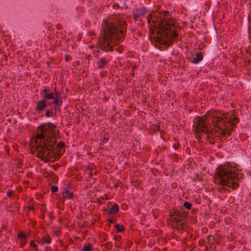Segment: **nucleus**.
Returning a JSON list of instances; mask_svg holds the SVG:
<instances>
[{
	"mask_svg": "<svg viewBox=\"0 0 251 251\" xmlns=\"http://www.w3.org/2000/svg\"><path fill=\"white\" fill-rule=\"evenodd\" d=\"M14 191L12 190H8L7 192V196L9 197H11L14 195Z\"/></svg>",
	"mask_w": 251,
	"mask_h": 251,
	"instance_id": "nucleus-39",
	"label": "nucleus"
},
{
	"mask_svg": "<svg viewBox=\"0 0 251 251\" xmlns=\"http://www.w3.org/2000/svg\"><path fill=\"white\" fill-rule=\"evenodd\" d=\"M155 16H158V13L156 14H154L153 15L151 13H150L148 15L147 17V21L149 24H152V21L154 20V19H155L154 18V17Z\"/></svg>",
	"mask_w": 251,
	"mask_h": 251,
	"instance_id": "nucleus-21",
	"label": "nucleus"
},
{
	"mask_svg": "<svg viewBox=\"0 0 251 251\" xmlns=\"http://www.w3.org/2000/svg\"><path fill=\"white\" fill-rule=\"evenodd\" d=\"M220 130H221V132L219 133L221 136L226 137L227 135V131L226 129H222L220 127H217Z\"/></svg>",
	"mask_w": 251,
	"mask_h": 251,
	"instance_id": "nucleus-31",
	"label": "nucleus"
},
{
	"mask_svg": "<svg viewBox=\"0 0 251 251\" xmlns=\"http://www.w3.org/2000/svg\"><path fill=\"white\" fill-rule=\"evenodd\" d=\"M115 50L119 53H122V52H123V51L124 50V47L123 46H120L118 47V48H116L115 49Z\"/></svg>",
	"mask_w": 251,
	"mask_h": 251,
	"instance_id": "nucleus-36",
	"label": "nucleus"
},
{
	"mask_svg": "<svg viewBox=\"0 0 251 251\" xmlns=\"http://www.w3.org/2000/svg\"><path fill=\"white\" fill-rule=\"evenodd\" d=\"M173 212L170 214L171 222L175 224L185 222L186 223L189 216V212L185 210L182 207L180 209H173Z\"/></svg>",
	"mask_w": 251,
	"mask_h": 251,
	"instance_id": "nucleus-9",
	"label": "nucleus"
},
{
	"mask_svg": "<svg viewBox=\"0 0 251 251\" xmlns=\"http://www.w3.org/2000/svg\"><path fill=\"white\" fill-rule=\"evenodd\" d=\"M27 209L29 211H30V210L34 211L35 210L34 207L33 206H27Z\"/></svg>",
	"mask_w": 251,
	"mask_h": 251,
	"instance_id": "nucleus-52",
	"label": "nucleus"
},
{
	"mask_svg": "<svg viewBox=\"0 0 251 251\" xmlns=\"http://www.w3.org/2000/svg\"><path fill=\"white\" fill-rule=\"evenodd\" d=\"M50 174H51V172H48L47 169H44L43 170V175H44L45 177H49Z\"/></svg>",
	"mask_w": 251,
	"mask_h": 251,
	"instance_id": "nucleus-34",
	"label": "nucleus"
},
{
	"mask_svg": "<svg viewBox=\"0 0 251 251\" xmlns=\"http://www.w3.org/2000/svg\"><path fill=\"white\" fill-rule=\"evenodd\" d=\"M183 207H185L187 210H190L192 208V205L189 202L186 201L184 202Z\"/></svg>",
	"mask_w": 251,
	"mask_h": 251,
	"instance_id": "nucleus-29",
	"label": "nucleus"
},
{
	"mask_svg": "<svg viewBox=\"0 0 251 251\" xmlns=\"http://www.w3.org/2000/svg\"><path fill=\"white\" fill-rule=\"evenodd\" d=\"M58 188L56 186H52L51 187L50 190L52 193H55L58 191Z\"/></svg>",
	"mask_w": 251,
	"mask_h": 251,
	"instance_id": "nucleus-38",
	"label": "nucleus"
},
{
	"mask_svg": "<svg viewBox=\"0 0 251 251\" xmlns=\"http://www.w3.org/2000/svg\"><path fill=\"white\" fill-rule=\"evenodd\" d=\"M53 109H54V105H53L51 107H50L49 109H47L45 112V116L47 117H49L53 115L55 116L56 115V112H53Z\"/></svg>",
	"mask_w": 251,
	"mask_h": 251,
	"instance_id": "nucleus-19",
	"label": "nucleus"
},
{
	"mask_svg": "<svg viewBox=\"0 0 251 251\" xmlns=\"http://www.w3.org/2000/svg\"><path fill=\"white\" fill-rule=\"evenodd\" d=\"M109 140V135L107 133H105L103 135V137H102V139L101 140V141L103 142V143H106Z\"/></svg>",
	"mask_w": 251,
	"mask_h": 251,
	"instance_id": "nucleus-32",
	"label": "nucleus"
},
{
	"mask_svg": "<svg viewBox=\"0 0 251 251\" xmlns=\"http://www.w3.org/2000/svg\"><path fill=\"white\" fill-rule=\"evenodd\" d=\"M205 245V240L201 239L199 241V245L200 246H203Z\"/></svg>",
	"mask_w": 251,
	"mask_h": 251,
	"instance_id": "nucleus-44",
	"label": "nucleus"
},
{
	"mask_svg": "<svg viewBox=\"0 0 251 251\" xmlns=\"http://www.w3.org/2000/svg\"><path fill=\"white\" fill-rule=\"evenodd\" d=\"M115 229L117 230V231L118 232H121L125 231V227L122 226L120 225L119 224H116L114 226Z\"/></svg>",
	"mask_w": 251,
	"mask_h": 251,
	"instance_id": "nucleus-24",
	"label": "nucleus"
},
{
	"mask_svg": "<svg viewBox=\"0 0 251 251\" xmlns=\"http://www.w3.org/2000/svg\"><path fill=\"white\" fill-rule=\"evenodd\" d=\"M102 210L103 211H107L108 212V209L106 207H105V206H104L103 207Z\"/></svg>",
	"mask_w": 251,
	"mask_h": 251,
	"instance_id": "nucleus-63",
	"label": "nucleus"
},
{
	"mask_svg": "<svg viewBox=\"0 0 251 251\" xmlns=\"http://www.w3.org/2000/svg\"><path fill=\"white\" fill-rule=\"evenodd\" d=\"M231 115H232L231 117H237V116L238 115V112H237V110L235 109L233 110L232 112Z\"/></svg>",
	"mask_w": 251,
	"mask_h": 251,
	"instance_id": "nucleus-47",
	"label": "nucleus"
},
{
	"mask_svg": "<svg viewBox=\"0 0 251 251\" xmlns=\"http://www.w3.org/2000/svg\"><path fill=\"white\" fill-rule=\"evenodd\" d=\"M150 29L149 30V33L152 35H155V33L157 34V29L154 27L153 24L152 23V24H150Z\"/></svg>",
	"mask_w": 251,
	"mask_h": 251,
	"instance_id": "nucleus-25",
	"label": "nucleus"
},
{
	"mask_svg": "<svg viewBox=\"0 0 251 251\" xmlns=\"http://www.w3.org/2000/svg\"><path fill=\"white\" fill-rule=\"evenodd\" d=\"M111 204L112 203L111 202H108V203L107 204L106 207L108 209V210L110 209V205H111Z\"/></svg>",
	"mask_w": 251,
	"mask_h": 251,
	"instance_id": "nucleus-58",
	"label": "nucleus"
},
{
	"mask_svg": "<svg viewBox=\"0 0 251 251\" xmlns=\"http://www.w3.org/2000/svg\"><path fill=\"white\" fill-rule=\"evenodd\" d=\"M30 245L32 248H35L37 247V245L35 244L34 241L31 240L30 241Z\"/></svg>",
	"mask_w": 251,
	"mask_h": 251,
	"instance_id": "nucleus-49",
	"label": "nucleus"
},
{
	"mask_svg": "<svg viewBox=\"0 0 251 251\" xmlns=\"http://www.w3.org/2000/svg\"><path fill=\"white\" fill-rule=\"evenodd\" d=\"M12 207H14L15 210H18L20 208V205L18 202L14 203Z\"/></svg>",
	"mask_w": 251,
	"mask_h": 251,
	"instance_id": "nucleus-40",
	"label": "nucleus"
},
{
	"mask_svg": "<svg viewBox=\"0 0 251 251\" xmlns=\"http://www.w3.org/2000/svg\"><path fill=\"white\" fill-rule=\"evenodd\" d=\"M229 120L230 121V126H236V125L239 122V119L238 117H229Z\"/></svg>",
	"mask_w": 251,
	"mask_h": 251,
	"instance_id": "nucleus-20",
	"label": "nucleus"
},
{
	"mask_svg": "<svg viewBox=\"0 0 251 251\" xmlns=\"http://www.w3.org/2000/svg\"><path fill=\"white\" fill-rule=\"evenodd\" d=\"M230 115L228 112H222V115L220 118L222 120L217 122V124L215 127H220L222 129H226L227 131V136L231 135L232 131L236 126H230V120H229L228 116Z\"/></svg>",
	"mask_w": 251,
	"mask_h": 251,
	"instance_id": "nucleus-8",
	"label": "nucleus"
},
{
	"mask_svg": "<svg viewBox=\"0 0 251 251\" xmlns=\"http://www.w3.org/2000/svg\"><path fill=\"white\" fill-rule=\"evenodd\" d=\"M236 168L232 166L230 162H226L224 164L219 165L214 174L215 181L219 180L220 185L219 191L221 190L229 192L230 190H236L239 187L236 180L241 182L244 178L243 174L236 173Z\"/></svg>",
	"mask_w": 251,
	"mask_h": 251,
	"instance_id": "nucleus-3",
	"label": "nucleus"
},
{
	"mask_svg": "<svg viewBox=\"0 0 251 251\" xmlns=\"http://www.w3.org/2000/svg\"><path fill=\"white\" fill-rule=\"evenodd\" d=\"M134 11L135 14L138 15L140 18L144 16L148 12V10L145 6H142L140 9L137 8Z\"/></svg>",
	"mask_w": 251,
	"mask_h": 251,
	"instance_id": "nucleus-15",
	"label": "nucleus"
},
{
	"mask_svg": "<svg viewBox=\"0 0 251 251\" xmlns=\"http://www.w3.org/2000/svg\"><path fill=\"white\" fill-rule=\"evenodd\" d=\"M50 180L52 181V182H54L56 183L58 180V176L53 172H51V174L50 176Z\"/></svg>",
	"mask_w": 251,
	"mask_h": 251,
	"instance_id": "nucleus-23",
	"label": "nucleus"
},
{
	"mask_svg": "<svg viewBox=\"0 0 251 251\" xmlns=\"http://www.w3.org/2000/svg\"><path fill=\"white\" fill-rule=\"evenodd\" d=\"M154 18L152 23L154 27L157 29V36L153 38L155 42L160 45L156 44L154 47L161 50H167L178 38V27L173 22V17L168 10L160 11L158 16H155Z\"/></svg>",
	"mask_w": 251,
	"mask_h": 251,
	"instance_id": "nucleus-1",
	"label": "nucleus"
},
{
	"mask_svg": "<svg viewBox=\"0 0 251 251\" xmlns=\"http://www.w3.org/2000/svg\"><path fill=\"white\" fill-rule=\"evenodd\" d=\"M43 99L40 100L35 102L34 110L38 113L44 111L48 106L54 105V109L55 110H60L61 107L63 104V100L61 96V93L57 91L56 88L53 89L52 92H50V89L47 87L42 90L40 93Z\"/></svg>",
	"mask_w": 251,
	"mask_h": 251,
	"instance_id": "nucleus-4",
	"label": "nucleus"
},
{
	"mask_svg": "<svg viewBox=\"0 0 251 251\" xmlns=\"http://www.w3.org/2000/svg\"><path fill=\"white\" fill-rule=\"evenodd\" d=\"M18 238L26 241L27 237L23 232H21L18 234Z\"/></svg>",
	"mask_w": 251,
	"mask_h": 251,
	"instance_id": "nucleus-30",
	"label": "nucleus"
},
{
	"mask_svg": "<svg viewBox=\"0 0 251 251\" xmlns=\"http://www.w3.org/2000/svg\"><path fill=\"white\" fill-rule=\"evenodd\" d=\"M46 206V205L45 204H42L41 205V207L40 210L43 213H44L47 210Z\"/></svg>",
	"mask_w": 251,
	"mask_h": 251,
	"instance_id": "nucleus-41",
	"label": "nucleus"
},
{
	"mask_svg": "<svg viewBox=\"0 0 251 251\" xmlns=\"http://www.w3.org/2000/svg\"><path fill=\"white\" fill-rule=\"evenodd\" d=\"M105 248L107 249H111L112 247V243L111 242H107L105 244Z\"/></svg>",
	"mask_w": 251,
	"mask_h": 251,
	"instance_id": "nucleus-35",
	"label": "nucleus"
},
{
	"mask_svg": "<svg viewBox=\"0 0 251 251\" xmlns=\"http://www.w3.org/2000/svg\"><path fill=\"white\" fill-rule=\"evenodd\" d=\"M187 247L190 248V249H192V250H193L195 248V245H193V244H192L190 246L188 245Z\"/></svg>",
	"mask_w": 251,
	"mask_h": 251,
	"instance_id": "nucleus-57",
	"label": "nucleus"
},
{
	"mask_svg": "<svg viewBox=\"0 0 251 251\" xmlns=\"http://www.w3.org/2000/svg\"><path fill=\"white\" fill-rule=\"evenodd\" d=\"M248 19H250L251 20V12L249 14Z\"/></svg>",
	"mask_w": 251,
	"mask_h": 251,
	"instance_id": "nucleus-64",
	"label": "nucleus"
},
{
	"mask_svg": "<svg viewBox=\"0 0 251 251\" xmlns=\"http://www.w3.org/2000/svg\"><path fill=\"white\" fill-rule=\"evenodd\" d=\"M56 28L58 30H60L62 28V25L60 24H58L56 25Z\"/></svg>",
	"mask_w": 251,
	"mask_h": 251,
	"instance_id": "nucleus-54",
	"label": "nucleus"
},
{
	"mask_svg": "<svg viewBox=\"0 0 251 251\" xmlns=\"http://www.w3.org/2000/svg\"><path fill=\"white\" fill-rule=\"evenodd\" d=\"M205 134H207V138H215V140L217 139V136L209 133L208 129H206Z\"/></svg>",
	"mask_w": 251,
	"mask_h": 251,
	"instance_id": "nucleus-28",
	"label": "nucleus"
},
{
	"mask_svg": "<svg viewBox=\"0 0 251 251\" xmlns=\"http://www.w3.org/2000/svg\"><path fill=\"white\" fill-rule=\"evenodd\" d=\"M109 61L105 58H100L96 62V66L98 69L104 68L108 64Z\"/></svg>",
	"mask_w": 251,
	"mask_h": 251,
	"instance_id": "nucleus-12",
	"label": "nucleus"
},
{
	"mask_svg": "<svg viewBox=\"0 0 251 251\" xmlns=\"http://www.w3.org/2000/svg\"><path fill=\"white\" fill-rule=\"evenodd\" d=\"M41 245L44 244H50L51 242V238L50 237L48 234L46 236H43L40 240Z\"/></svg>",
	"mask_w": 251,
	"mask_h": 251,
	"instance_id": "nucleus-18",
	"label": "nucleus"
},
{
	"mask_svg": "<svg viewBox=\"0 0 251 251\" xmlns=\"http://www.w3.org/2000/svg\"><path fill=\"white\" fill-rule=\"evenodd\" d=\"M54 146L55 145H52L51 147H49V150L46 152L41 155H37V157L40 158L45 162H54L59 160L65 151H62V150L55 148Z\"/></svg>",
	"mask_w": 251,
	"mask_h": 251,
	"instance_id": "nucleus-7",
	"label": "nucleus"
},
{
	"mask_svg": "<svg viewBox=\"0 0 251 251\" xmlns=\"http://www.w3.org/2000/svg\"><path fill=\"white\" fill-rule=\"evenodd\" d=\"M133 19L135 21H138V19L140 18L138 15H136L135 14V11L133 10Z\"/></svg>",
	"mask_w": 251,
	"mask_h": 251,
	"instance_id": "nucleus-43",
	"label": "nucleus"
},
{
	"mask_svg": "<svg viewBox=\"0 0 251 251\" xmlns=\"http://www.w3.org/2000/svg\"><path fill=\"white\" fill-rule=\"evenodd\" d=\"M109 100V97H107L106 95H104L102 99L103 101L106 102Z\"/></svg>",
	"mask_w": 251,
	"mask_h": 251,
	"instance_id": "nucleus-53",
	"label": "nucleus"
},
{
	"mask_svg": "<svg viewBox=\"0 0 251 251\" xmlns=\"http://www.w3.org/2000/svg\"><path fill=\"white\" fill-rule=\"evenodd\" d=\"M196 138L197 140H200L201 138V135H199V133H198V134L196 135Z\"/></svg>",
	"mask_w": 251,
	"mask_h": 251,
	"instance_id": "nucleus-60",
	"label": "nucleus"
},
{
	"mask_svg": "<svg viewBox=\"0 0 251 251\" xmlns=\"http://www.w3.org/2000/svg\"><path fill=\"white\" fill-rule=\"evenodd\" d=\"M27 243V241H22L21 243V247H23Z\"/></svg>",
	"mask_w": 251,
	"mask_h": 251,
	"instance_id": "nucleus-56",
	"label": "nucleus"
},
{
	"mask_svg": "<svg viewBox=\"0 0 251 251\" xmlns=\"http://www.w3.org/2000/svg\"><path fill=\"white\" fill-rule=\"evenodd\" d=\"M210 143H214L215 142V138H208Z\"/></svg>",
	"mask_w": 251,
	"mask_h": 251,
	"instance_id": "nucleus-55",
	"label": "nucleus"
},
{
	"mask_svg": "<svg viewBox=\"0 0 251 251\" xmlns=\"http://www.w3.org/2000/svg\"><path fill=\"white\" fill-rule=\"evenodd\" d=\"M136 29H135V28H132L131 29V32L133 34H135L136 33Z\"/></svg>",
	"mask_w": 251,
	"mask_h": 251,
	"instance_id": "nucleus-59",
	"label": "nucleus"
},
{
	"mask_svg": "<svg viewBox=\"0 0 251 251\" xmlns=\"http://www.w3.org/2000/svg\"><path fill=\"white\" fill-rule=\"evenodd\" d=\"M37 130L40 132L45 133L47 137L50 140H56L60 133L57 126L51 122L42 124L37 127Z\"/></svg>",
	"mask_w": 251,
	"mask_h": 251,
	"instance_id": "nucleus-6",
	"label": "nucleus"
},
{
	"mask_svg": "<svg viewBox=\"0 0 251 251\" xmlns=\"http://www.w3.org/2000/svg\"><path fill=\"white\" fill-rule=\"evenodd\" d=\"M115 246L117 248H119L121 246V245H120V243L117 242V243H115Z\"/></svg>",
	"mask_w": 251,
	"mask_h": 251,
	"instance_id": "nucleus-61",
	"label": "nucleus"
},
{
	"mask_svg": "<svg viewBox=\"0 0 251 251\" xmlns=\"http://www.w3.org/2000/svg\"><path fill=\"white\" fill-rule=\"evenodd\" d=\"M210 32L211 35L213 37H214L215 33H216L217 32V30H216V28L215 27H213V28H212L211 29H210Z\"/></svg>",
	"mask_w": 251,
	"mask_h": 251,
	"instance_id": "nucleus-37",
	"label": "nucleus"
},
{
	"mask_svg": "<svg viewBox=\"0 0 251 251\" xmlns=\"http://www.w3.org/2000/svg\"><path fill=\"white\" fill-rule=\"evenodd\" d=\"M127 27L126 20L120 18L107 22L100 31L96 48L105 52H113L114 47L124 41Z\"/></svg>",
	"mask_w": 251,
	"mask_h": 251,
	"instance_id": "nucleus-2",
	"label": "nucleus"
},
{
	"mask_svg": "<svg viewBox=\"0 0 251 251\" xmlns=\"http://www.w3.org/2000/svg\"><path fill=\"white\" fill-rule=\"evenodd\" d=\"M180 145L179 143H177V145H174L172 147L175 150H177L180 147Z\"/></svg>",
	"mask_w": 251,
	"mask_h": 251,
	"instance_id": "nucleus-51",
	"label": "nucleus"
},
{
	"mask_svg": "<svg viewBox=\"0 0 251 251\" xmlns=\"http://www.w3.org/2000/svg\"><path fill=\"white\" fill-rule=\"evenodd\" d=\"M34 138V143L36 145V150L38 154L41 155L49 150V147H51L52 145H55L56 140H50L46 136L45 133H38L35 136L32 135V138Z\"/></svg>",
	"mask_w": 251,
	"mask_h": 251,
	"instance_id": "nucleus-5",
	"label": "nucleus"
},
{
	"mask_svg": "<svg viewBox=\"0 0 251 251\" xmlns=\"http://www.w3.org/2000/svg\"><path fill=\"white\" fill-rule=\"evenodd\" d=\"M119 210V206L118 203H115L108 210V213L109 215L115 214L118 212Z\"/></svg>",
	"mask_w": 251,
	"mask_h": 251,
	"instance_id": "nucleus-16",
	"label": "nucleus"
},
{
	"mask_svg": "<svg viewBox=\"0 0 251 251\" xmlns=\"http://www.w3.org/2000/svg\"><path fill=\"white\" fill-rule=\"evenodd\" d=\"M50 9H51V12L53 13L56 14L57 13H58L59 12L60 8L58 5H52V6L51 7Z\"/></svg>",
	"mask_w": 251,
	"mask_h": 251,
	"instance_id": "nucleus-27",
	"label": "nucleus"
},
{
	"mask_svg": "<svg viewBox=\"0 0 251 251\" xmlns=\"http://www.w3.org/2000/svg\"><path fill=\"white\" fill-rule=\"evenodd\" d=\"M121 239H122V237L120 235L115 236L114 238V240H115L117 242L119 241Z\"/></svg>",
	"mask_w": 251,
	"mask_h": 251,
	"instance_id": "nucleus-48",
	"label": "nucleus"
},
{
	"mask_svg": "<svg viewBox=\"0 0 251 251\" xmlns=\"http://www.w3.org/2000/svg\"><path fill=\"white\" fill-rule=\"evenodd\" d=\"M151 128L153 131L156 133L157 131H160V126L159 124H154L151 125Z\"/></svg>",
	"mask_w": 251,
	"mask_h": 251,
	"instance_id": "nucleus-26",
	"label": "nucleus"
},
{
	"mask_svg": "<svg viewBox=\"0 0 251 251\" xmlns=\"http://www.w3.org/2000/svg\"><path fill=\"white\" fill-rule=\"evenodd\" d=\"M108 221L109 222V223L107 224L106 225L108 226L109 227H110L111 226V224H113L114 223V219L109 218L108 220Z\"/></svg>",
	"mask_w": 251,
	"mask_h": 251,
	"instance_id": "nucleus-42",
	"label": "nucleus"
},
{
	"mask_svg": "<svg viewBox=\"0 0 251 251\" xmlns=\"http://www.w3.org/2000/svg\"><path fill=\"white\" fill-rule=\"evenodd\" d=\"M93 247L90 243L85 245L81 249V251H91Z\"/></svg>",
	"mask_w": 251,
	"mask_h": 251,
	"instance_id": "nucleus-22",
	"label": "nucleus"
},
{
	"mask_svg": "<svg viewBox=\"0 0 251 251\" xmlns=\"http://www.w3.org/2000/svg\"><path fill=\"white\" fill-rule=\"evenodd\" d=\"M222 111L211 109L207 111L204 115L202 116H197L196 119H201V121L206 122L209 118H210L212 119V123L213 126L216 127L217 122H219V121L222 120L220 118V116L222 115Z\"/></svg>",
	"mask_w": 251,
	"mask_h": 251,
	"instance_id": "nucleus-10",
	"label": "nucleus"
},
{
	"mask_svg": "<svg viewBox=\"0 0 251 251\" xmlns=\"http://www.w3.org/2000/svg\"><path fill=\"white\" fill-rule=\"evenodd\" d=\"M208 129L209 133H210L211 134H215L216 133H217V130L214 129L213 128L211 130H210L209 128Z\"/></svg>",
	"mask_w": 251,
	"mask_h": 251,
	"instance_id": "nucleus-50",
	"label": "nucleus"
},
{
	"mask_svg": "<svg viewBox=\"0 0 251 251\" xmlns=\"http://www.w3.org/2000/svg\"><path fill=\"white\" fill-rule=\"evenodd\" d=\"M203 58V53L201 51H198L196 52V57H193L191 60V63L194 64H197L199 63Z\"/></svg>",
	"mask_w": 251,
	"mask_h": 251,
	"instance_id": "nucleus-13",
	"label": "nucleus"
},
{
	"mask_svg": "<svg viewBox=\"0 0 251 251\" xmlns=\"http://www.w3.org/2000/svg\"><path fill=\"white\" fill-rule=\"evenodd\" d=\"M196 123L193 125V127L195 128V132L196 133H200L206 132V129L208 126L206 125L207 123L201 121V119H196Z\"/></svg>",
	"mask_w": 251,
	"mask_h": 251,
	"instance_id": "nucleus-11",
	"label": "nucleus"
},
{
	"mask_svg": "<svg viewBox=\"0 0 251 251\" xmlns=\"http://www.w3.org/2000/svg\"><path fill=\"white\" fill-rule=\"evenodd\" d=\"M65 143L63 141H60L58 143L57 145V149L62 150V149L65 147Z\"/></svg>",
	"mask_w": 251,
	"mask_h": 251,
	"instance_id": "nucleus-33",
	"label": "nucleus"
},
{
	"mask_svg": "<svg viewBox=\"0 0 251 251\" xmlns=\"http://www.w3.org/2000/svg\"><path fill=\"white\" fill-rule=\"evenodd\" d=\"M72 59V57L69 55H66L65 56V61L67 62Z\"/></svg>",
	"mask_w": 251,
	"mask_h": 251,
	"instance_id": "nucleus-46",
	"label": "nucleus"
},
{
	"mask_svg": "<svg viewBox=\"0 0 251 251\" xmlns=\"http://www.w3.org/2000/svg\"><path fill=\"white\" fill-rule=\"evenodd\" d=\"M188 227L186 223H179L177 224L176 230L178 232L182 233V231H187L186 228Z\"/></svg>",
	"mask_w": 251,
	"mask_h": 251,
	"instance_id": "nucleus-17",
	"label": "nucleus"
},
{
	"mask_svg": "<svg viewBox=\"0 0 251 251\" xmlns=\"http://www.w3.org/2000/svg\"><path fill=\"white\" fill-rule=\"evenodd\" d=\"M171 227L173 230H176L177 224H175V223L172 222L171 223Z\"/></svg>",
	"mask_w": 251,
	"mask_h": 251,
	"instance_id": "nucleus-45",
	"label": "nucleus"
},
{
	"mask_svg": "<svg viewBox=\"0 0 251 251\" xmlns=\"http://www.w3.org/2000/svg\"><path fill=\"white\" fill-rule=\"evenodd\" d=\"M40 218L41 219H44V218H45V214H44V213H42V214H41V215L40 216Z\"/></svg>",
	"mask_w": 251,
	"mask_h": 251,
	"instance_id": "nucleus-62",
	"label": "nucleus"
},
{
	"mask_svg": "<svg viewBox=\"0 0 251 251\" xmlns=\"http://www.w3.org/2000/svg\"><path fill=\"white\" fill-rule=\"evenodd\" d=\"M61 194L62 195V199L64 200L72 199L74 196V193L73 192H70L68 189L66 188L64 189Z\"/></svg>",
	"mask_w": 251,
	"mask_h": 251,
	"instance_id": "nucleus-14",
	"label": "nucleus"
}]
</instances>
